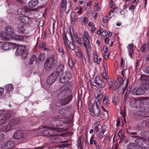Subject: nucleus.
<instances>
[{
	"mask_svg": "<svg viewBox=\"0 0 149 149\" xmlns=\"http://www.w3.org/2000/svg\"><path fill=\"white\" fill-rule=\"evenodd\" d=\"M73 36L71 32H67L65 33H63V41L65 47L67 48L69 46L68 42H69L68 38V36L70 37L72 41L73 42H77L78 44L81 45L82 41L80 38H79L77 33H73Z\"/></svg>",
	"mask_w": 149,
	"mask_h": 149,
	"instance_id": "nucleus-1",
	"label": "nucleus"
},
{
	"mask_svg": "<svg viewBox=\"0 0 149 149\" xmlns=\"http://www.w3.org/2000/svg\"><path fill=\"white\" fill-rule=\"evenodd\" d=\"M70 122L67 119L63 118L60 120L58 118H56L51 121L50 125L51 127L53 128V130L56 132H57V129L61 128L63 126V124H68Z\"/></svg>",
	"mask_w": 149,
	"mask_h": 149,
	"instance_id": "nucleus-2",
	"label": "nucleus"
},
{
	"mask_svg": "<svg viewBox=\"0 0 149 149\" xmlns=\"http://www.w3.org/2000/svg\"><path fill=\"white\" fill-rule=\"evenodd\" d=\"M58 63L57 61L52 57L47 58L45 62L44 65L45 69L49 71L54 69L57 66Z\"/></svg>",
	"mask_w": 149,
	"mask_h": 149,
	"instance_id": "nucleus-3",
	"label": "nucleus"
},
{
	"mask_svg": "<svg viewBox=\"0 0 149 149\" xmlns=\"http://www.w3.org/2000/svg\"><path fill=\"white\" fill-rule=\"evenodd\" d=\"M100 102H94L93 104L90 103L88 105V110L91 115L94 116L98 117L101 114L100 110L98 107Z\"/></svg>",
	"mask_w": 149,
	"mask_h": 149,
	"instance_id": "nucleus-4",
	"label": "nucleus"
},
{
	"mask_svg": "<svg viewBox=\"0 0 149 149\" xmlns=\"http://www.w3.org/2000/svg\"><path fill=\"white\" fill-rule=\"evenodd\" d=\"M15 55L20 56L22 59L26 58L27 56V52L26 50V46L25 45L19 46L16 47Z\"/></svg>",
	"mask_w": 149,
	"mask_h": 149,
	"instance_id": "nucleus-5",
	"label": "nucleus"
},
{
	"mask_svg": "<svg viewBox=\"0 0 149 149\" xmlns=\"http://www.w3.org/2000/svg\"><path fill=\"white\" fill-rule=\"evenodd\" d=\"M72 77L71 72L66 71L60 75L59 81L62 83H65L71 79Z\"/></svg>",
	"mask_w": 149,
	"mask_h": 149,
	"instance_id": "nucleus-6",
	"label": "nucleus"
},
{
	"mask_svg": "<svg viewBox=\"0 0 149 149\" xmlns=\"http://www.w3.org/2000/svg\"><path fill=\"white\" fill-rule=\"evenodd\" d=\"M73 96L72 95H66L61 97H58V98L61 104L63 105L68 104L72 100Z\"/></svg>",
	"mask_w": 149,
	"mask_h": 149,
	"instance_id": "nucleus-7",
	"label": "nucleus"
},
{
	"mask_svg": "<svg viewBox=\"0 0 149 149\" xmlns=\"http://www.w3.org/2000/svg\"><path fill=\"white\" fill-rule=\"evenodd\" d=\"M92 84L93 86L99 88H103L105 86V82L100 79L99 77L98 76H96L93 80Z\"/></svg>",
	"mask_w": 149,
	"mask_h": 149,
	"instance_id": "nucleus-8",
	"label": "nucleus"
},
{
	"mask_svg": "<svg viewBox=\"0 0 149 149\" xmlns=\"http://www.w3.org/2000/svg\"><path fill=\"white\" fill-rule=\"evenodd\" d=\"M11 117V114L10 112L7 111L1 114L0 115V125L4 123Z\"/></svg>",
	"mask_w": 149,
	"mask_h": 149,
	"instance_id": "nucleus-9",
	"label": "nucleus"
},
{
	"mask_svg": "<svg viewBox=\"0 0 149 149\" xmlns=\"http://www.w3.org/2000/svg\"><path fill=\"white\" fill-rule=\"evenodd\" d=\"M59 93L58 95V97H61L64 96H66L68 95V92H70L71 90L68 88L65 85L61 86L59 88Z\"/></svg>",
	"mask_w": 149,
	"mask_h": 149,
	"instance_id": "nucleus-10",
	"label": "nucleus"
},
{
	"mask_svg": "<svg viewBox=\"0 0 149 149\" xmlns=\"http://www.w3.org/2000/svg\"><path fill=\"white\" fill-rule=\"evenodd\" d=\"M16 47V45L15 44L6 42L3 43L2 49L4 50H7L11 49H14Z\"/></svg>",
	"mask_w": 149,
	"mask_h": 149,
	"instance_id": "nucleus-11",
	"label": "nucleus"
},
{
	"mask_svg": "<svg viewBox=\"0 0 149 149\" xmlns=\"http://www.w3.org/2000/svg\"><path fill=\"white\" fill-rule=\"evenodd\" d=\"M58 76L54 72L50 74L47 78V84L49 85L52 84L56 80Z\"/></svg>",
	"mask_w": 149,
	"mask_h": 149,
	"instance_id": "nucleus-12",
	"label": "nucleus"
},
{
	"mask_svg": "<svg viewBox=\"0 0 149 149\" xmlns=\"http://www.w3.org/2000/svg\"><path fill=\"white\" fill-rule=\"evenodd\" d=\"M131 93L133 95H139L143 94L145 93V91L141 87L136 88L132 90Z\"/></svg>",
	"mask_w": 149,
	"mask_h": 149,
	"instance_id": "nucleus-13",
	"label": "nucleus"
},
{
	"mask_svg": "<svg viewBox=\"0 0 149 149\" xmlns=\"http://www.w3.org/2000/svg\"><path fill=\"white\" fill-rule=\"evenodd\" d=\"M95 96L97 100H95L94 102H100V100L102 98L103 95L102 92L101 91V90L100 88H98L95 91Z\"/></svg>",
	"mask_w": 149,
	"mask_h": 149,
	"instance_id": "nucleus-14",
	"label": "nucleus"
},
{
	"mask_svg": "<svg viewBox=\"0 0 149 149\" xmlns=\"http://www.w3.org/2000/svg\"><path fill=\"white\" fill-rule=\"evenodd\" d=\"M53 132H54L56 131L53 130L52 127L50 129L49 127H46L42 131V134L44 136H52V135H54Z\"/></svg>",
	"mask_w": 149,
	"mask_h": 149,
	"instance_id": "nucleus-15",
	"label": "nucleus"
},
{
	"mask_svg": "<svg viewBox=\"0 0 149 149\" xmlns=\"http://www.w3.org/2000/svg\"><path fill=\"white\" fill-rule=\"evenodd\" d=\"M5 32L8 37L10 36L12 38L15 34L14 29L10 26H6L5 28Z\"/></svg>",
	"mask_w": 149,
	"mask_h": 149,
	"instance_id": "nucleus-16",
	"label": "nucleus"
},
{
	"mask_svg": "<svg viewBox=\"0 0 149 149\" xmlns=\"http://www.w3.org/2000/svg\"><path fill=\"white\" fill-rule=\"evenodd\" d=\"M24 134L21 130L16 131L14 134L13 136V138L17 139H20L23 138Z\"/></svg>",
	"mask_w": 149,
	"mask_h": 149,
	"instance_id": "nucleus-17",
	"label": "nucleus"
},
{
	"mask_svg": "<svg viewBox=\"0 0 149 149\" xmlns=\"http://www.w3.org/2000/svg\"><path fill=\"white\" fill-rule=\"evenodd\" d=\"M20 122V119L18 118H13L10 119L8 123L12 127L13 126H16Z\"/></svg>",
	"mask_w": 149,
	"mask_h": 149,
	"instance_id": "nucleus-18",
	"label": "nucleus"
},
{
	"mask_svg": "<svg viewBox=\"0 0 149 149\" xmlns=\"http://www.w3.org/2000/svg\"><path fill=\"white\" fill-rule=\"evenodd\" d=\"M77 13L74 12H72L70 14V17L71 19V23L74 25L75 22H77Z\"/></svg>",
	"mask_w": 149,
	"mask_h": 149,
	"instance_id": "nucleus-19",
	"label": "nucleus"
},
{
	"mask_svg": "<svg viewBox=\"0 0 149 149\" xmlns=\"http://www.w3.org/2000/svg\"><path fill=\"white\" fill-rule=\"evenodd\" d=\"M137 137L138 138L135 141V143L136 146H137V147H140L141 148V146L142 145V144L143 142L144 141V139L136 136H132L133 138H136Z\"/></svg>",
	"mask_w": 149,
	"mask_h": 149,
	"instance_id": "nucleus-20",
	"label": "nucleus"
},
{
	"mask_svg": "<svg viewBox=\"0 0 149 149\" xmlns=\"http://www.w3.org/2000/svg\"><path fill=\"white\" fill-rule=\"evenodd\" d=\"M13 129L8 123L6 126L0 128V131L7 132L10 131Z\"/></svg>",
	"mask_w": 149,
	"mask_h": 149,
	"instance_id": "nucleus-21",
	"label": "nucleus"
},
{
	"mask_svg": "<svg viewBox=\"0 0 149 149\" xmlns=\"http://www.w3.org/2000/svg\"><path fill=\"white\" fill-rule=\"evenodd\" d=\"M64 66L63 65L61 64L59 65L56 69V71L54 72L58 76L60 74L61 72H62L64 70Z\"/></svg>",
	"mask_w": 149,
	"mask_h": 149,
	"instance_id": "nucleus-22",
	"label": "nucleus"
},
{
	"mask_svg": "<svg viewBox=\"0 0 149 149\" xmlns=\"http://www.w3.org/2000/svg\"><path fill=\"white\" fill-rule=\"evenodd\" d=\"M84 41L83 45L86 49L91 48L89 40L90 39L82 38Z\"/></svg>",
	"mask_w": 149,
	"mask_h": 149,
	"instance_id": "nucleus-23",
	"label": "nucleus"
},
{
	"mask_svg": "<svg viewBox=\"0 0 149 149\" xmlns=\"http://www.w3.org/2000/svg\"><path fill=\"white\" fill-rule=\"evenodd\" d=\"M25 25L23 24H19L18 27V32L22 34L24 33L25 30Z\"/></svg>",
	"mask_w": 149,
	"mask_h": 149,
	"instance_id": "nucleus-24",
	"label": "nucleus"
},
{
	"mask_svg": "<svg viewBox=\"0 0 149 149\" xmlns=\"http://www.w3.org/2000/svg\"><path fill=\"white\" fill-rule=\"evenodd\" d=\"M128 149H141L139 147H137L135 143H130L128 144L127 146Z\"/></svg>",
	"mask_w": 149,
	"mask_h": 149,
	"instance_id": "nucleus-25",
	"label": "nucleus"
},
{
	"mask_svg": "<svg viewBox=\"0 0 149 149\" xmlns=\"http://www.w3.org/2000/svg\"><path fill=\"white\" fill-rule=\"evenodd\" d=\"M141 110H140L142 113L145 114L149 113V106L143 105L141 108Z\"/></svg>",
	"mask_w": 149,
	"mask_h": 149,
	"instance_id": "nucleus-26",
	"label": "nucleus"
},
{
	"mask_svg": "<svg viewBox=\"0 0 149 149\" xmlns=\"http://www.w3.org/2000/svg\"><path fill=\"white\" fill-rule=\"evenodd\" d=\"M0 37L1 39L3 41H6L9 39L8 38V36H7L6 32L2 31L0 33Z\"/></svg>",
	"mask_w": 149,
	"mask_h": 149,
	"instance_id": "nucleus-27",
	"label": "nucleus"
},
{
	"mask_svg": "<svg viewBox=\"0 0 149 149\" xmlns=\"http://www.w3.org/2000/svg\"><path fill=\"white\" fill-rule=\"evenodd\" d=\"M38 3V0H31L28 3L29 7L33 8L36 6Z\"/></svg>",
	"mask_w": 149,
	"mask_h": 149,
	"instance_id": "nucleus-28",
	"label": "nucleus"
},
{
	"mask_svg": "<svg viewBox=\"0 0 149 149\" xmlns=\"http://www.w3.org/2000/svg\"><path fill=\"white\" fill-rule=\"evenodd\" d=\"M53 135H52V141L53 143H56L59 141L60 142V137L57 134L56 135L55 134H54Z\"/></svg>",
	"mask_w": 149,
	"mask_h": 149,
	"instance_id": "nucleus-29",
	"label": "nucleus"
},
{
	"mask_svg": "<svg viewBox=\"0 0 149 149\" xmlns=\"http://www.w3.org/2000/svg\"><path fill=\"white\" fill-rule=\"evenodd\" d=\"M103 102L104 105L105 106H107L110 104V101L108 96L106 95L104 97L103 99Z\"/></svg>",
	"mask_w": 149,
	"mask_h": 149,
	"instance_id": "nucleus-30",
	"label": "nucleus"
},
{
	"mask_svg": "<svg viewBox=\"0 0 149 149\" xmlns=\"http://www.w3.org/2000/svg\"><path fill=\"white\" fill-rule=\"evenodd\" d=\"M142 146H141V149L143 148H147L149 147V141L144 139V141L142 143Z\"/></svg>",
	"mask_w": 149,
	"mask_h": 149,
	"instance_id": "nucleus-31",
	"label": "nucleus"
},
{
	"mask_svg": "<svg viewBox=\"0 0 149 149\" xmlns=\"http://www.w3.org/2000/svg\"><path fill=\"white\" fill-rule=\"evenodd\" d=\"M19 19H21V21L25 24H27L29 21L28 17L25 16H20L19 17Z\"/></svg>",
	"mask_w": 149,
	"mask_h": 149,
	"instance_id": "nucleus-32",
	"label": "nucleus"
},
{
	"mask_svg": "<svg viewBox=\"0 0 149 149\" xmlns=\"http://www.w3.org/2000/svg\"><path fill=\"white\" fill-rule=\"evenodd\" d=\"M14 89L13 85L11 84H9L6 85L5 90L7 92H9L12 91Z\"/></svg>",
	"mask_w": 149,
	"mask_h": 149,
	"instance_id": "nucleus-33",
	"label": "nucleus"
},
{
	"mask_svg": "<svg viewBox=\"0 0 149 149\" xmlns=\"http://www.w3.org/2000/svg\"><path fill=\"white\" fill-rule=\"evenodd\" d=\"M36 10H17V13L19 15H22L24 16L26 13L29 11H34Z\"/></svg>",
	"mask_w": 149,
	"mask_h": 149,
	"instance_id": "nucleus-34",
	"label": "nucleus"
},
{
	"mask_svg": "<svg viewBox=\"0 0 149 149\" xmlns=\"http://www.w3.org/2000/svg\"><path fill=\"white\" fill-rule=\"evenodd\" d=\"M12 38L18 41H23L24 40V38L22 36L16 35L15 34Z\"/></svg>",
	"mask_w": 149,
	"mask_h": 149,
	"instance_id": "nucleus-35",
	"label": "nucleus"
},
{
	"mask_svg": "<svg viewBox=\"0 0 149 149\" xmlns=\"http://www.w3.org/2000/svg\"><path fill=\"white\" fill-rule=\"evenodd\" d=\"M7 148L8 149H10L14 146L15 142L14 141H9L7 142Z\"/></svg>",
	"mask_w": 149,
	"mask_h": 149,
	"instance_id": "nucleus-36",
	"label": "nucleus"
},
{
	"mask_svg": "<svg viewBox=\"0 0 149 149\" xmlns=\"http://www.w3.org/2000/svg\"><path fill=\"white\" fill-rule=\"evenodd\" d=\"M133 44H130L129 45L128 47L127 48L129 52V55L131 58H132V54L133 52Z\"/></svg>",
	"mask_w": 149,
	"mask_h": 149,
	"instance_id": "nucleus-37",
	"label": "nucleus"
},
{
	"mask_svg": "<svg viewBox=\"0 0 149 149\" xmlns=\"http://www.w3.org/2000/svg\"><path fill=\"white\" fill-rule=\"evenodd\" d=\"M141 88H142L144 90H147L149 89V83L146 82L142 84Z\"/></svg>",
	"mask_w": 149,
	"mask_h": 149,
	"instance_id": "nucleus-38",
	"label": "nucleus"
},
{
	"mask_svg": "<svg viewBox=\"0 0 149 149\" xmlns=\"http://www.w3.org/2000/svg\"><path fill=\"white\" fill-rule=\"evenodd\" d=\"M37 57L35 55H33L30 58L29 63L30 65L33 64V62L36 61V62L37 63V61L36 60Z\"/></svg>",
	"mask_w": 149,
	"mask_h": 149,
	"instance_id": "nucleus-39",
	"label": "nucleus"
},
{
	"mask_svg": "<svg viewBox=\"0 0 149 149\" xmlns=\"http://www.w3.org/2000/svg\"><path fill=\"white\" fill-rule=\"evenodd\" d=\"M68 112L67 109L66 108H63L60 109L58 111V113L62 115H65Z\"/></svg>",
	"mask_w": 149,
	"mask_h": 149,
	"instance_id": "nucleus-40",
	"label": "nucleus"
},
{
	"mask_svg": "<svg viewBox=\"0 0 149 149\" xmlns=\"http://www.w3.org/2000/svg\"><path fill=\"white\" fill-rule=\"evenodd\" d=\"M76 55L78 57L80 58H82L83 56V54L81 50L79 49L77 50V51L75 52Z\"/></svg>",
	"mask_w": 149,
	"mask_h": 149,
	"instance_id": "nucleus-41",
	"label": "nucleus"
},
{
	"mask_svg": "<svg viewBox=\"0 0 149 149\" xmlns=\"http://www.w3.org/2000/svg\"><path fill=\"white\" fill-rule=\"evenodd\" d=\"M69 42V44H68V47L67 48H69L71 50H74L75 49V46L74 44V43L77 42Z\"/></svg>",
	"mask_w": 149,
	"mask_h": 149,
	"instance_id": "nucleus-42",
	"label": "nucleus"
},
{
	"mask_svg": "<svg viewBox=\"0 0 149 149\" xmlns=\"http://www.w3.org/2000/svg\"><path fill=\"white\" fill-rule=\"evenodd\" d=\"M100 122L99 121H97L95 122L94 124V126H95L94 131H96V132L97 133L99 131L100 128L98 127V126L100 124Z\"/></svg>",
	"mask_w": 149,
	"mask_h": 149,
	"instance_id": "nucleus-43",
	"label": "nucleus"
},
{
	"mask_svg": "<svg viewBox=\"0 0 149 149\" xmlns=\"http://www.w3.org/2000/svg\"><path fill=\"white\" fill-rule=\"evenodd\" d=\"M68 64L69 67L72 68L74 65L73 60L72 59L69 58L68 60Z\"/></svg>",
	"mask_w": 149,
	"mask_h": 149,
	"instance_id": "nucleus-44",
	"label": "nucleus"
},
{
	"mask_svg": "<svg viewBox=\"0 0 149 149\" xmlns=\"http://www.w3.org/2000/svg\"><path fill=\"white\" fill-rule=\"evenodd\" d=\"M70 146V145L68 143L66 144H62L61 145H59L57 146V147H58L60 149H64L65 147H68V146Z\"/></svg>",
	"mask_w": 149,
	"mask_h": 149,
	"instance_id": "nucleus-45",
	"label": "nucleus"
},
{
	"mask_svg": "<svg viewBox=\"0 0 149 149\" xmlns=\"http://www.w3.org/2000/svg\"><path fill=\"white\" fill-rule=\"evenodd\" d=\"M66 0H62L61 3L60 5L61 7L63 8L66 9Z\"/></svg>",
	"mask_w": 149,
	"mask_h": 149,
	"instance_id": "nucleus-46",
	"label": "nucleus"
},
{
	"mask_svg": "<svg viewBox=\"0 0 149 149\" xmlns=\"http://www.w3.org/2000/svg\"><path fill=\"white\" fill-rule=\"evenodd\" d=\"M6 147H7V143L3 142L1 144L0 147L2 149H8Z\"/></svg>",
	"mask_w": 149,
	"mask_h": 149,
	"instance_id": "nucleus-47",
	"label": "nucleus"
},
{
	"mask_svg": "<svg viewBox=\"0 0 149 149\" xmlns=\"http://www.w3.org/2000/svg\"><path fill=\"white\" fill-rule=\"evenodd\" d=\"M58 52L59 53V54L62 57H63L64 55V50L63 48L59 47L58 49Z\"/></svg>",
	"mask_w": 149,
	"mask_h": 149,
	"instance_id": "nucleus-48",
	"label": "nucleus"
},
{
	"mask_svg": "<svg viewBox=\"0 0 149 149\" xmlns=\"http://www.w3.org/2000/svg\"><path fill=\"white\" fill-rule=\"evenodd\" d=\"M82 38L90 39V37L87 31H85L84 32V35L82 36Z\"/></svg>",
	"mask_w": 149,
	"mask_h": 149,
	"instance_id": "nucleus-49",
	"label": "nucleus"
},
{
	"mask_svg": "<svg viewBox=\"0 0 149 149\" xmlns=\"http://www.w3.org/2000/svg\"><path fill=\"white\" fill-rule=\"evenodd\" d=\"M104 134L103 133L101 132H98L97 135V139L100 140H102L103 138Z\"/></svg>",
	"mask_w": 149,
	"mask_h": 149,
	"instance_id": "nucleus-50",
	"label": "nucleus"
},
{
	"mask_svg": "<svg viewBox=\"0 0 149 149\" xmlns=\"http://www.w3.org/2000/svg\"><path fill=\"white\" fill-rule=\"evenodd\" d=\"M121 85L120 84L118 83V82L116 81L114 85L113 86V89L116 90L117 88H118Z\"/></svg>",
	"mask_w": 149,
	"mask_h": 149,
	"instance_id": "nucleus-51",
	"label": "nucleus"
},
{
	"mask_svg": "<svg viewBox=\"0 0 149 149\" xmlns=\"http://www.w3.org/2000/svg\"><path fill=\"white\" fill-rule=\"evenodd\" d=\"M93 56L94 61L95 62H98V56L96 52H94L93 53Z\"/></svg>",
	"mask_w": 149,
	"mask_h": 149,
	"instance_id": "nucleus-52",
	"label": "nucleus"
},
{
	"mask_svg": "<svg viewBox=\"0 0 149 149\" xmlns=\"http://www.w3.org/2000/svg\"><path fill=\"white\" fill-rule=\"evenodd\" d=\"M82 138L81 136L79 137L77 142V145L78 147H81Z\"/></svg>",
	"mask_w": 149,
	"mask_h": 149,
	"instance_id": "nucleus-53",
	"label": "nucleus"
},
{
	"mask_svg": "<svg viewBox=\"0 0 149 149\" xmlns=\"http://www.w3.org/2000/svg\"><path fill=\"white\" fill-rule=\"evenodd\" d=\"M116 81L121 85L123 84L124 82L123 79L121 77L118 78Z\"/></svg>",
	"mask_w": 149,
	"mask_h": 149,
	"instance_id": "nucleus-54",
	"label": "nucleus"
},
{
	"mask_svg": "<svg viewBox=\"0 0 149 149\" xmlns=\"http://www.w3.org/2000/svg\"><path fill=\"white\" fill-rule=\"evenodd\" d=\"M88 21V18L86 17H83L81 20V24L84 25Z\"/></svg>",
	"mask_w": 149,
	"mask_h": 149,
	"instance_id": "nucleus-55",
	"label": "nucleus"
},
{
	"mask_svg": "<svg viewBox=\"0 0 149 149\" xmlns=\"http://www.w3.org/2000/svg\"><path fill=\"white\" fill-rule=\"evenodd\" d=\"M86 53L87 54V56L88 57V60L89 61H90V55L89 54V52L91 51V48H89V49H86Z\"/></svg>",
	"mask_w": 149,
	"mask_h": 149,
	"instance_id": "nucleus-56",
	"label": "nucleus"
},
{
	"mask_svg": "<svg viewBox=\"0 0 149 149\" xmlns=\"http://www.w3.org/2000/svg\"><path fill=\"white\" fill-rule=\"evenodd\" d=\"M109 19V17L107 16H104L102 18V20L104 23L107 22Z\"/></svg>",
	"mask_w": 149,
	"mask_h": 149,
	"instance_id": "nucleus-57",
	"label": "nucleus"
},
{
	"mask_svg": "<svg viewBox=\"0 0 149 149\" xmlns=\"http://www.w3.org/2000/svg\"><path fill=\"white\" fill-rule=\"evenodd\" d=\"M121 114L122 116L124 117V119H125V117L126 116V109L125 107H124L123 109V111L121 110Z\"/></svg>",
	"mask_w": 149,
	"mask_h": 149,
	"instance_id": "nucleus-58",
	"label": "nucleus"
},
{
	"mask_svg": "<svg viewBox=\"0 0 149 149\" xmlns=\"http://www.w3.org/2000/svg\"><path fill=\"white\" fill-rule=\"evenodd\" d=\"M103 66L104 70L105 72H106V70H107L108 69V66L107 63L105 61H103Z\"/></svg>",
	"mask_w": 149,
	"mask_h": 149,
	"instance_id": "nucleus-59",
	"label": "nucleus"
},
{
	"mask_svg": "<svg viewBox=\"0 0 149 149\" xmlns=\"http://www.w3.org/2000/svg\"><path fill=\"white\" fill-rule=\"evenodd\" d=\"M108 34V32L105 31H103L102 29V33L101 36L102 37H104L107 35Z\"/></svg>",
	"mask_w": 149,
	"mask_h": 149,
	"instance_id": "nucleus-60",
	"label": "nucleus"
},
{
	"mask_svg": "<svg viewBox=\"0 0 149 149\" xmlns=\"http://www.w3.org/2000/svg\"><path fill=\"white\" fill-rule=\"evenodd\" d=\"M148 132L147 131H143L141 132V135L142 136H145L148 135Z\"/></svg>",
	"mask_w": 149,
	"mask_h": 149,
	"instance_id": "nucleus-61",
	"label": "nucleus"
},
{
	"mask_svg": "<svg viewBox=\"0 0 149 149\" xmlns=\"http://www.w3.org/2000/svg\"><path fill=\"white\" fill-rule=\"evenodd\" d=\"M106 126L105 125H103L102 127V131L101 132L102 133L104 134V132L106 131Z\"/></svg>",
	"mask_w": 149,
	"mask_h": 149,
	"instance_id": "nucleus-62",
	"label": "nucleus"
},
{
	"mask_svg": "<svg viewBox=\"0 0 149 149\" xmlns=\"http://www.w3.org/2000/svg\"><path fill=\"white\" fill-rule=\"evenodd\" d=\"M95 8L96 9L101 8L100 5L98 3H96L95 5Z\"/></svg>",
	"mask_w": 149,
	"mask_h": 149,
	"instance_id": "nucleus-63",
	"label": "nucleus"
},
{
	"mask_svg": "<svg viewBox=\"0 0 149 149\" xmlns=\"http://www.w3.org/2000/svg\"><path fill=\"white\" fill-rule=\"evenodd\" d=\"M46 45V43L45 42H42V43L39 45V47L40 48L43 49Z\"/></svg>",
	"mask_w": 149,
	"mask_h": 149,
	"instance_id": "nucleus-64",
	"label": "nucleus"
}]
</instances>
